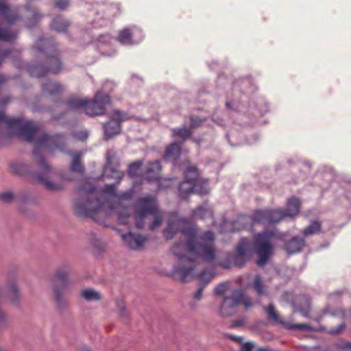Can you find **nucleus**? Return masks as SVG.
<instances>
[{"mask_svg": "<svg viewBox=\"0 0 351 351\" xmlns=\"http://www.w3.org/2000/svg\"><path fill=\"white\" fill-rule=\"evenodd\" d=\"M214 273L212 271L204 270L199 275V278L202 280H206L204 285H199L198 289L193 295V299L195 300H200L202 298L203 289L205 287L206 283L210 280L213 277Z\"/></svg>", "mask_w": 351, "mask_h": 351, "instance_id": "5701e85b", "label": "nucleus"}, {"mask_svg": "<svg viewBox=\"0 0 351 351\" xmlns=\"http://www.w3.org/2000/svg\"><path fill=\"white\" fill-rule=\"evenodd\" d=\"M88 136V132L86 130H82L79 132H77L74 134V137L80 141H84L87 138Z\"/></svg>", "mask_w": 351, "mask_h": 351, "instance_id": "49530a36", "label": "nucleus"}, {"mask_svg": "<svg viewBox=\"0 0 351 351\" xmlns=\"http://www.w3.org/2000/svg\"><path fill=\"white\" fill-rule=\"evenodd\" d=\"M285 236V233L280 232L276 228L265 229L256 235L254 245L258 256L256 261L258 266L263 267L266 264L273 253V243L283 240Z\"/></svg>", "mask_w": 351, "mask_h": 351, "instance_id": "0eeeda50", "label": "nucleus"}, {"mask_svg": "<svg viewBox=\"0 0 351 351\" xmlns=\"http://www.w3.org/2000/svg\"><path fill=\"white\" fill-rule=\"evenodd\" d=\"M321 229V223L319 221H315L305 228L303 230V234L306 237L311 236L316 234Z\"/></svg>", "mask_w": 351, "mask_h": 351, "instance_id": "2f4dec72", "label": "nucleus"}, {"mask_svg": "<svg viewBox=\"0 0 351 351\" xmlns=\"http://www.w3.org/2000/svg\"><path fill=\"white\" fill-rule=\"evenodd\" d=\"M81 154L80 153H75L73 156V160L71 165V171L79 173H82L83 167L80 162Z\"/></svg>", "mask_w": 351, "mask_h": 351, "instance_id": "7c9ffc66", "label": "nucleus"}, {"mask_svg": "<svg viewBox=\"0 0 351 351\" xmlns=\"http://www.w3.org/2000/svg\"><path fill=\"white\" fill-rule=\"evenodd\" d=\"M119 163L114 153L108 151L106 154V164L104 168L103 177L114 178L117 182L106 184L101 190H98L90 183H84L83 187L79 189L80 197L75 202V209L78 216L95 218L99 212L106 209L110 211L114 209L113 206L114 203L120 204L124 200L132 199L133 189L120 193L116 192V186L123 177V172L119 170Z\"/></svg>", "mask_w": 351, "mask_h": 351, "instance_id": "7ed1b4c3", "label": "nucleus"}, {"mask_svg": "<svg viewBox=\"0 0 351 351\" xmlns=\"http://www.w3.org/2000/svg\"><path fill=\"white\" fill-rule=\"evenodd\" d=\"M4 132H6L9 136L16 135L27 142L34 143L33 156L39 171L31 172L28 170L27 164L17 162L11 165L13 172L20 175H32L49 191H58L64 188L61 182H57L62 178V176L50 167L42 154L43 152L51 153L56 149H62L65 143V138L63 135L59 134L49 135L32 121L9 118L0 112V133Z\"/></svg>", "mask_w": 351, "mask_h": 351, "instance_id": "f257e3e1", "label": "nucleus"}, {"mask_svg": "<svg viewBox=\"0 0 351 351\" xmlns=\"http://www.w3.org/2000/svg\"><path fill=\"white\" fill-rule=\"evenodd\" d=\"M161 169L162 167L160 161L155 160L150 162L145 173V179L149 181L157 180Z\"/></svg>", "mask_w": 351, "mask_h": 351, "instance_id": "412c9836", "label": "nucleus"}, {"mask_svg": "<svg viewBox=\"0 0 351 351\" xmlns=\"http://www.w3.org/2000/svg\"><path fill=\"white\" fill-rule=\"evenodd\" d=\"M69 4V0H56L54 3L55 8L59 10H65Z\"/></svg>", "mask_w": 351, "mask_h": 351, "instance_id": "79ce46f5", "label": "nucleus"}, {"mask_svg": "<svg viewBox=\"0 0 351 351\" xmlns=\"http://www.w3.org/2000/svg\"><path fill=\"white\" fill-rule=\"evenodd\" d=\"M241 302H243L244 304V306L246 308H248L253 306L252 302L249 298H245L244 295H243V299L242 300Z\"/></svg>", "mask_w": 351, "mask_h": 351, "instance_id": "4d7b16f0", "label": "nucleus"}, {"mask_svg": "<svg viewBox=\"0 0 351 351\" xmlns=\"http://www.w3.org/2000/svg\"><path fill=\"white\" fill-rule=\"evenodd\" d=\"M0 351H2V350L0 349Z\"/></svg>", "mask_w": 351, "mask_h": 351, "instance_id": "774afa93", "label": "nucleus"}, {"mask_svg": "<svg viewBox=\"0 0 351 351\" xmlns=\"http://www.w3.org/2000/svg\"><path fill=\"white\" fill-rule=\"evenodd\" d=\"M346 325L344 323H341L337 327L331 328L328 331V333L330 335H338L345 329Z\"/></svg>", "mask_w": 351, "mask_h": 351, "instance_id": "a18cd8bd", "label": "nucleus"}, {"mask_svg": "<svg viewBox=\"0 0 351 351\" xmlns=\"http://www.w3.org/2000/svg\"><path fill=\"white\" fill-rule=\"evenodd\" d=\"M226 108L229 110H232L236 112H245L247 110V107L244 104H241L239 101H226Z\"/></svg>", "mask_w": 351, "mask_h": 351, "instance_id": "473e14b6", "label": "nucleus"}, {"mask_svg": "<svg viewBox=\"0 0 351 351\" xmlns=\"http://www.w3.org/2000/svg\"><path fill=\"white\" fill-rule=\"evenodd\" d=\"M243 299V291L235 289L231 295L224 298L219 308V314L222 317H230L237 312L238 306Z\"/></svg>", "mask_w": 351, "mask_h": 351, "instance_id": "9b49d317", "label": "nucleus"}, {"mask_svg": "<svg viewBox=\"0 0 351 351\" xmlns=\"http://www.w3.org/2000/svg\"><path fill=\"white\" fill-rule=\"evenodd\" d=\"M192 217L193 218H199L201 219L212 217V210L209 205L207 203H205L193 210Z\"/></svg>", "mask_w": 351, "mask_h": 351, "instance_id": "b1692460", "label": "nucleus"}, {"mask_svg": "<svg viewBox=\"0 0 351 351\" xmlns=\"http://www.w3.org/2000/svg\"><path fill=\"white\" fill-rule=\"evenodd\" d=\"M229 283L228 282L219 284L215 289V294L217 295H223L228 289Z\"/></svg>", "mask_w": 351, "mask_h": 351, "instance_id": "58836bf2", "label": "nucleus"}, {"mask_svg": "<svg viewBox=\"0 0 351 351\" xmlns=\"http://www.w3.org/2000/svg\"><path fill=\"white\" fill-rule=\"evenodd\" d=\"M35 47L38 52L43 53L46 56L47 66L41 64H34L27 66L30 75L42 77L47 73L56 74L63 69L62 64L58 54L56 51L53 41L50 38H40L36 43Z\"/></svg>", "mask_w": 351, "mask_h": 351, "instance_id": "39448f33", "label": "nucleus"}, {"mask_svg": "<svg viewBox=\"0 0 351 351\" xmlns=\"http://www.w3.org/2000/svg\"><path fill=\"white\" fill-rule=\"evenodd\" d=\"M250 287L256 291L259 296L267 294L266 286L263 284L261 276L258 275L255 276L254 281L250 284Z\"/></svg>", "mask_w": 351, "mask_h": 351, "instance_id": "cd10ccee", "label": "nucleus"}, {"mask_svg": "<svg viewBox=\"0 0 351 351\" xmlns=\"http://www.w3.org/2000/svg\"><path fill=\"white\" fill-rule=\"evenodd\" d=\"M219 265L222 267L224 269H229L231 267L234 266L232 258H231V254H230L227 256L226 260L220 262L219 263Z\"/></svg>", "mask_w": 351, "mask_h": 351, "instance_id": "ea45409f", "label": "nucleus"}, {"mask_svg": "<svg viewBox=\"0 0 351 351\" xmlns=\"http://www.w3.org/2000/svg\"><path fill=\"white\" fill-rule=\"evenodd\" d=\"M70 269L68 266H64L57 269L54 277V293L58 303L62 301L63 290L69 285V274Z\"/></svg>", "mask_w": 351, "mask_h": 351, "instance_id": "4468645a", "label": "nucleus"}, {"mask_svg": "<svg viewBox=\"0 0 351 351\" xmlns=\"http://www.w3.org/2000/svg\"><path fill=\"white\" fill-rule=\"evenodd\" d=\"M143 165L141 160L136 161L129 165L128 172L131 177H135L138 174L140 169Z\"/></svg>", "mask_w": 351, "mask_h": 351, "instance_id": "72a5a7b5", "label": "nucleus"}, {"mask_svg": "<svg viewBox=\"0 0 351 351\" xmlns=\"http://www.w3.org/2000/svg\"><path fill=\"white\" fill-rule=\"evenodd\" d=\"M230 136H233V134H232V133H230V134H227V138H228V140L229 143H230V145H233L232 143H231V142H230Z\"/></svg>", "mask_w": 351, "mask_h": 351, "instance_id": "0e129e2a", "label": "nucleus"}, {"mask_svg": "<svg viewBox=\"0 0 351 351\" xmlns=\"http://www.w3.org/2000/svg\"><path fill=\"white\" fill-rule=\"evenodd\" d=\"M173 180L171 178L163 179L159 181L158 188L159 189H167L172 184Z\"/></svg>", "mask_w": 351, "mask_h": 351, "instance_id": "c03bdc74", "label": "nucleus"}, {"mask_svg": "<svg viewBox=\"0 0 351 351\" xmlns=\"http://www.w3.org/2000/svg\"><path fill=\"white\" fill-rule=\"evenodd\" d=\"M0 14L4 19L8 21L9 24L12 23L19 18L18 16H12L11 14L10 9L3 1H0ZM16 32L10 28L2 27L0 25V40L12 41L16 38Z\"/></svg>", "mask_w": 351, "mask_h": 351, "instance_id": "ddd939ff", "label": "nucleus"}, {"mask_svg": "<svg viewBox=\"0 0 351 351\" xmlns=\"http://www.w3.org/2000/svg\"><path fill=\"white\" fill-rule=\"evenodd\" d=\"M344 350L351 351V341L343 342L339 345L337 351H343Z\"/></svg>", "mask_w": 351, "mask_h": 351, "instance_id": "8fccbe9b", "label": "nucleus"}, {"mask_svg": "<svg viewBox=\"0 0 351 351\" xmlns=\"http://www.w3.org/2000/svg\"><path fill=\"white\" fill-rule=\"evenodd\" d=\"M7 77L3 75H0V86L6 82Z\"/></svg>", "mask_w": 351, "mask_h": 351, "instance_id": "052dcab7", "label": "nucleus"}, {"mask_svg": "<svg viewBox=\"0 0 351 351\" xmlns=\"http://www.w3.org/2000/svg\"><path fill=\"white\" fill-rule=\"evenodd\" d=\"M249 247L250 243L248 240L245 238H242L237 245V252L231 254L234 266L241 267L245 265Z\"/></svg>", "mask_w": 351, "mask_h": 351, "instance_id": "f3484780", "label": "nucleus"}, {"mask_svg": "<svg viewBox=\"0 0 351 351\" xmlns=\"http://www.w3.org/2000/svg\"><path fill=\"white\" fill-rule=\"evenodd\" d=\"M305 165H307L309 168L311 166V165L308 162H306Z\"/></svg>", "mask_w": 351, "mask_h": 351, "instance_id": "69168bd1", "label": "nucleus"}, {"mask_svg": "<svg viewBox=\"0 0 351 351\" xmlns=\"http://www.w3.org/2000/svg\"><path fill=\"white\" fill-rule=\"evenodd\" d=\"M144 38L142 29L136 25L126 27L119 32L118 40L123 45H135Z\"/></svg>", "mask_w": 351, "mask_h": 351, "instance_id": "f8f14e48", "label": "nucleus"}, {"mask_svg": "<svg viewBox=\"0 0 351 351\" xmlns=\"http://www.w3.org/2000/svg\"><path fill=\"white\" fill-rule=\"evenodd\" d=\"M295 311H298L300 313L303 317H308L309 313V304H308L306 308H296Z\"/></svg>", "mask_w": 351, "mask_h": 351, "instance_id": "5fc2aeb1", "label": "nucleus"}, {"mask_svg": "<svg viewBox=\"0 0 351 351\" xmlns=\"http://www.w3.org/2000/svg\"><path fill=\"white\" fill-rule=\"evenodd\" d=\"M204 119H202L198 117L191 116L190 118V125L189 128L192 129L198 128L203 125Z\"/></svg>", "mask_w": 351, "mask_h": 351, "instance_id": "4c0bfd02", "label": "nucleus"}, {"mask_svg": "<svg viewBox=\"0 0 351 351\" xmlns=\"http://www.w3.org/2000/svg\"><path fill=\"white\" fill-rule=\"evenodd\" d=\"M131 117L126 112L116 110L111 114L110 119L104 124L105 138L109 139L121 132V123L128 121Z\"/></svg>", "mask_w": 351, "mask_h": 351, "instance_id": "9d476101", "label": "nucleus"}, {"mask_svg": "<svg viewBox=\"0 0 351 351\" xmlns=\"http://www.w3.org/2000/svg\"><path fill=\"white\" fill-rule=\"evenodd\" d=\"M304 246V239L299 237H295L286 243L285 250L288 254H291L300 252Z\"/></svg>", "mask_w": 351, "mask_h": 351, "instance_id": "6ab92c4d", "label": "nucleus"}, {"mask_svg": "<svg viewBox=\"0 0 351 351\" xmlns=\"http://www.w3.org/2000/svg\"><path fill=\"white\" fill-rule=\"evenodd\" d=\"M16 198L11 191L0 193V201L3 203H10Z\"/></svg>", "mask_w": 351, "mask_h": 351, "instance_id": "e433bc0d", "label": "nucleus"}, {"mask_svg": "<svg viewBox=\"0 0 351 351\" xmlns=\"http://www.w3.org/2000/svg\"><path fill=\"white\" fill-rule=\"evenodd\" d=\"M252 84V81L250 78H245V79H243L241 80L239 84L243 87V88H245L247 87L248 85H251Z\"/></svg>", "mask_w": 351, "mask_h": 351, "instance_id": "13d9d810", "label": "nucleus"}, {"mask_svg": "<svg viewBox=\"0 0 351 351\" xmlns=\"http://www.w3.org/2000/svg\"><path fill=\"white\" fill-rule=\"evenodd\" d=\"M6 295L12 302H18L19 299V291L15 283H12L8 287Z\"/></svg>", "mask_w": 351, "mask_h": 351, "instance_id": "c756f323", "label": "nucleus"}, {"mask_svg": "<svg viewBox=\"0 0 351 351\" xmlns=\"http://www.w3.org/2000/svg\"><path fill=\"white\" fill-rule=\"evenodd\" d=\"M290 329H304L307 330H313L312 327L306 324H294L288 327Z\"/></svg>", "mask_w": 351, "mask_h": 351, "instance_id": "09e8293b", "label": "nucleus"}, {"mask_svg": "<svg viewBox=\"0 0 351 351\" xmlns=\"http://www.w3.org/2000/svg\"><path fill=\"white\" fill-rule=\"evenodd\" d=\"M50 25L51 28L56 32H64L69 27V23L61 16H58L53 19Z\"/></svg>", "mask_w": 351, "mask_h": 351, "instance_id": "a878e982", "label": "nucleus"}, {"mask_svg": "<svg viewBox=\"0 0 351 351\" xmlns=\"http://www.w3.org/2000/svg\"><path fill=\"white\" fill-rule=\"evenodd\" d=\"M226 337L227 338H229L240 344H241L243 343V337L241 336H236V335H231V334H227L226 335Z\"/></svg>", "mask_w": 351, "mask_h": 351, "instance_id": "864d4df0", "label": "nucleus"}, {"mask_svg": "<svg viewBox=\"0 0 351 351\" xmlns=\"http://www.w3.org/2000/svg\"><path fill=\"white\" fill-rule=\"evenodd\" d=\"M251 110L252 111V113L254 114H258L261 116L263 114L262 112H259L256 107H250Z\"/></svg>", "mask_w": 351, "mask_h": 351, "instance_id": "bf43d9fd", "label": "nucleus"}, {"mask_svg": "<svg viewBox=\"0 0 351 351\" xmlns=\"http://www.w3.org/2000/svg\"><path fill=\"white\" fill-rule=\"evenodd\" d=\"M184 177L178 189V195L181 199H186L193 193L200 195L208 193V180L199 178L196 167H188L184 171Z\"/></svg>", "mask_w": 351, "mask_h": 351, "instance_id": "6e6552de", "label": "nucleus"}, {"mask_svg": "<svg viewBox=\"0 0 351 351\" xmlns=\"http://www.w3.org/2000/svg\"><path fill=\"white\" fill-rule=\"evenodd\" d=\"M115 87V84L112 81L107 80L106 81L101 88V90L99 92H101L104 95H107L108 97V94L113 90Z\"/></svg>", "mask_w": 351, "mask_h": 351, "instance_id": "c9c22d12", "label": "nucleus"}, {"mask_svg": "<svg viewBox=\"0 0 351 351\" xmlns=\"http://www.w3.org/2000/svg\"><path fill=\"white\" fill-rule=\"evenodd\" d=\"M110 103V97L107 95H104L101 92H97L91 100L72 97L66 102V106L70 110L83 109L86 114L96 117L104 114L106 112V106Z\"/></svg>", "mask_w": 351, "mask_h": 351, "instance_id": "423d86ee", "label": "nucleus"}, {"mask_svg": "<svg viewBox=\"0 0 351 351\" xmlns=\"http://www.w3.org/2000/svg\"><path fill=\"white\" fill-rule=\"evenodd\" d=\"M245 319L244 317H241L239 319L233 321L231 324V327L236 328V327L242 326L245 324Z\"/></svg>", "mask_w": 351, "mask_h": 351, "instance_id": "3c124183", "label": "nucleus"}, {"mask_svg": "<svg viewBox=\"0 0 351 351\" xmlns=\"http://www.w3.org/2000/svg\"><path fill=\"white\" fill-rule=\"evenodd\" d=\"M241 351H269L265 348H258L251 341L242 343L241 344Z\"/></svg>", "mask_w": 351, "mask_h": 351, "instance_id": "f704fd0d", "label": "nucleus"}, {"mask_svg": "<svg viewBox=\"0 0 351 351\" xmlns=\"http://www.w3.org/2000/svg\"><path fill=\"white\" fill-rule=\"evenodd\" d=\"M118 221L123 225L129 223L132 218L134 219L135 226L138 229L145 226V220L149 215L154 216V221L149 225V230H154L162 222L163 215L159 210L158 203L155 197L147 195L138 199L133 206V215L131 209L128 207H118Z\"/></svg>", "mask_w": 351, "mask_h": 351, "instance_id": "20e7f679", "label": "nucleus"}, {"mask_svg": "<svg viewBox=\"0 0 351 351\" xmlns=\"http://www.w3.org/2000/svg\"><path fill=\"white\" fill-rule=\"evenodd\" d=\"M300 202L298 199L292 197L287 202V209L282 210L283 219L286 217H292L297 215L300 211Z\"/></svg>", "mask_w": 351, "mask_h": 351, "instance_id": "aec40b11", "label": "nucleus"}, {"mask_svg": "<svg viewBox=\"0 0 351 351\" xmlns=\"http://www.w3.org/2000/svg\"><path fill=\"white\" fill-rule=\"evenodd\" d=\"M42 88L43 92L49 95H57L63 90L62 86L59 83L51 81H47L44 83Z\"/></svg>", "mask_w": 351, "mask_h": 351, "instance_id": "393cba45", "label": "nucleus"}, {"mask_svg": "<svg viewBox=\"0 0 351 351\" xmlns=\"http://www.w3.org/2000/svg\"><path fill=\"white\" fill-rule=\"evenodd\" d=\"M2 295L0 292V298H1ZM8 323V318L6 315L0 310V327H4L6 326Z\"/></svg>", "mask_w": 351, "mask_h": 351, "instance_id": "de8ad7c7", "label": "nucleus"}, {"mask_svg": "<svg viewBox=\"0 0 351 351\" xmlns=\"http://www.w3.org/2000/svg\"><path fill=\"white\" fill-rule=\"evenodd\" d=\"M171 131L173 136L174 138H180L182 142L189 139L192 134V131L191 128L189 127L187 128L185 125H183L180 128H173Z\"/></svg>", "mask_w": 351, "mask_h": 351, "instance_id": "bb28decb", "label": "nucleus"}, {"mask_svg": "<svg viewBox=\"0 0 351 351\" xmlns=\"http://www.w3.org/2000/svg\"><path fill=\"white\" fill-rule=\"evenodd\" d=\"M324 315L330 314L333 316H341L344 317L346 316L345 312L343 310H337L335 311H332L328 307H327L323 312Z\"/></svg>", "mask_w": 351, "mask_h": 351, "instance_id": "37998d69", "label": "nucleus"}, {"mask_svg": "<svg viewBox=\"0 0 351 351\" xmlns=\"http://www.w3.org/2000/svg\"><path fill=\"white\" fill-rule=\"evenodd\" d=\"M120 308H121V315H122V316L125 317L127 315H126V313H125V308H124V306H122V307H120Z\"/></svg>", "mask_w": 351, "mask_h": 351, "instance_id": "e2e57ef3", "label": "nucleus"}, {"mask_svg": "<svg viewBox=\"0 0 351 351\" xmlns=\"http://www.w3.org/2000/svg\"><path fill=\"white\" fill-rule=\"evenodd\" d=\"M8 101H9V99H6V100L5 101V102H4V104L8 103Z\"/></svg>", "mask_w": 351, "mask_h": 351, "instance_id": "338daca9", "label": "nucleus"}, {"mask_svg": "<svg viewBox=\"0 0 351 351\" xmlns=\"http://www.w3.org/2000/svg\"><path fill=\"white\" fill-rule=\"evenodd\" d=\"M112 40V38L110 37L109 35L101 36L99 38V41L100 43H110Z\"/></svg>", "mask_w": 351, "mask_h": 351, "instance_id": "6e6d98bb", "label": "nucleus"}, {"mask_svg": "<svg viewBox=\"0 0 351 351\" xmlns=\"http://www.w3.org/2000/svg\"><path fill=\"white\" fill-rule=\"evenodd\" d=\"M25 10L27 11V12H29V14L35 19H38L39 18L41 17L40 14H39V12L36 10V9H35L34 8H33L29 3H27L25 5Z\"/></svg>", "mask_w": 351, "mask_h": 351, "instance_id": "a19ab883", "label": "nucleus"}, {"mask_svg": "<svg viewBox=\"0 0 351 351\" xmlns=\"http://www.w3.org/2000/svg\"><path fill=\"white\" fill-rule=\"evenodd\" d=\"M348 190H349V191H348V193L346 194L347 197L348 198H351V184H349L348 186Z\"/></svg>", "mask_w": 351, "mask_h": 351, "instance_id": "680f3d73", "label": "nucleus"}, {"mask_svg": "<svg viewBox=\"0 0 351 351\" xmlns=\"http://www.w3.org/2000/svg\"><path fill=\"white\" fill-rule=\"evenodd\" d=\"M283 219L282 209H263L256 210L251 217L247 215H241L238 221L243 224V228H246V223L252 221L254 223L261 224H271L280 222Z\"/></svg>", "mask_w": 351, "mask_h": 351, "instance_id": "1a4fd4ad", "label": "nucleus"}, {"mask_svg": "<svg viewBox=\"0 0 351 351\" xmlns=\"http://www.w3.org/2000/svg\"><path fill=\"white\" fill-rule=\"evenodd\" d=\"M117 231L125 244L132 250H138L142 249L147 240L146 236L140 234H134L131 232L123 233L121 230Z\"/></svg>", "mask_w": 351, "mask_h": 351, "instance_id": "dca6fc26", "label": "nucleus"}, {"mask_svg": "<svg viewBox=\"0 0 351 351\" xmlns=\"http://www.w3.org/2000/svg\"><path fill=\"white\" fill-rule=\"evenodd\" d=\"M264 312L267 315V318L269 321L274 324H281L288 327V324L284 321L276 310L274 304L270 303L267 306L263 307Z\"/></svg>", "mask_w": 351, "mask_h": 351, "instance_id": "a211bd4d", "label": "nucleus"}, {"mask_svg": "<svg viewBox=\"0 0 351 351\" xmlns=\"http://www.w3.org/2000/svg\"><path fill=\"white\" fill-rule=\"evenodd\" d=\"M181 153V143L173 142L169 145L165 153V159L167 160H176Z\"/></svg>", "mask_w": 351, "mask_h": 351, "instance_id": "4be33fe9", "label": "nucleus"}, {"mask_svg": "<svg viewBox=\"0 0 351 351\" xmlns=\"http://www.w3.org/2000/svg\"><path fill=\"white\" fill-rule=\"evenodd\" d=\"M100 11L104 12L105 17L99 13H97V16L93 21L94 27H101L111 23L112 19L121 13V6L119 3L110 4L100 8Z\"/></svg>", "mask_w": 351, "mask_h": 351, "instance_id": "2eb2a0df", "label": "nucleus"}, {"mask_svg": "<svg viewBox=\"0 0 351 351\" xmlns=\"http://www.w3.org/2000/svg\"><path fill=\"white\" fill-rule=\"evenodd\" d=\"M178 232L186 238V242L174 243L171 253L177 257L178 264L173 267V274L182 282L186 281L193 274L195 259L200 258L212 262L216 258L214 234L208 230L197 237V226L189 220L178 217H171L163 234L167 239H173Z\"/></svg>", "mask_w": 351, "mask_h": 351, "instance_id": "f03ea898", "label": "nucleus"}, {"mask_svg": "<svg viewBox=\"0 0 351 351\" xmlns=\"http://www.w3.org/2000/svg\"><path fill=\"white\" fill-rule=\"evenodd\" d=\"M12 49L0 50V64H1L3 58L9 57L12 53Z\"/></svg>", "mask_w": 351, "mask_h": 351, "instance_id": "603ef678", "label": "nucleus"}, {"mask_svg": "<svg viewBox=\"0 0 351 351\" xmlns=\"http://www.w3.org/2000/svg\"><path fill=\"white\" fill-rule=\"evenodd\" d=\"M81 295L87 301H98L101 299L99 292L93 289H85L81 291Z\"/></svg>", "mask_w": 351, "mask_h": 351, "instance_id": "c85d7f7f", "label": "nucleus"}]
</instances>
